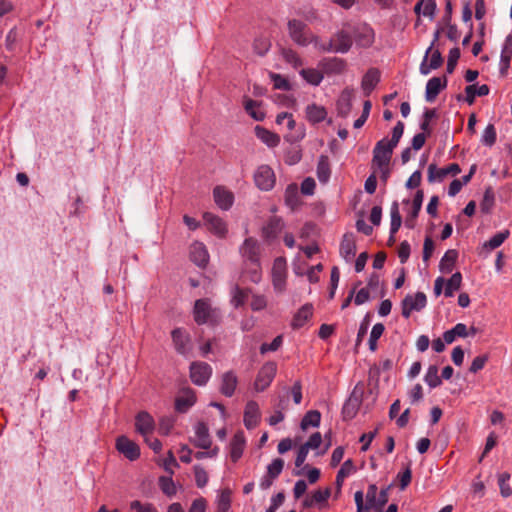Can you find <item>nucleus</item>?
<instances>
[{
	"instance_id": "1",
	"label": "nucleus",
	"mask_w": 512,
	"mask_h": 512,
	"mask_svg": "<svg viewBox=\"0 0 512 512\" xmlns=\"http://www.w3.org/2000/svg\"><path fill=\"white\" fill-rule=\"evenodd\" d=\"M239 252L246 266L245 272L249 280L253 283H259L261 280V264L258 241L252 237L246 238L240 246Z\"/></svg>"
},
{
	"instance_id": "2",
	"label": "nucleus",
	"mask_w": 512,
	"mask_h": 512,
	"mask_svg": "<svg viewBox=\"0 0 512 512\" xmlns=\"http://www.w3.org/2000/svg\"><path fill=\"white\" fill-rule=\"evenodd\" d=\"M404 132V123L398 121L392 130L390 140L384 138L378 141L373 149L372 167L390 165L394 148L399 143Z\"/></svg>"
},
{
	"instance_id": "3",
	"label": "nucleus",
	"mask_w": 512,
	"mask_h": 512,
	"mask_svg": "<svg viewBox=\"0 0 512 512\" xmlns=\"http://www.w3.org/2000/svg\"><path fill=\"white\" fill-rule=\"evenodd\" d=\"M288 35L291 40L298 46L307 47L313 44L318 50L320 45V38L315 35L308 25L299 19H290L287 22Z\"/></svg>"
},
{
	"instance_id": "4",
	"label": "nucleus",
	"mask_w": 512,
	"mask_h": 512,
	"mask_svg": "<svg viewBox=\"0 0 512 512\" xmlns=\"http://www.w3.org/2000/svg\"><path fill=\"white\" fill-rule=\"evenodd\" d=\"M352 38L350 34L344 30L335 33L329 42L322 43L320 41L319 51L321 52H335L347 53L352 46Z\"/></svg>"
},
{
	"instance_id": "5",
	"label": "nucleus",
	"mask_w": 512,
	"mask_h": 512,
	"mask_svg": "<svg viewBox=\"0 0 512 512\" xmlns=\"http://www.w3.org/2000/svg\"><path fill=\"white\" fill-rule=\"evenodd\" d=\"M440 32L437 30L434 34V39L430 47L426 50L424 59L420 65V72L423 75H428L432 70L439 68L443 63V58L439 50H434L433 46L439 39Z\"/></svg>"
},
{
	"instance_id": "6",
	"label": "nucleus",
	"mask_w": 512,
	"mask_h": 512,
	"mask_svg": "<svg viewBox=\"0 0 512 512\" xmlns=\"http://www.w3.org/2000/svg\"><path fill=\"white\" fill-rule=\"evenodd\" d=\"M194 320L198 325L216 322L217 311L211 307L209 299H198L193 309Z\"/></svg>"
},
{
	"instance_id": "7",
	"label": "nucleus",
	"mask_w": 512,
	"mask_h": 512,
	"mask_svg": "<svg viewBox=\"0 0 512 512\" xmlns=\"http://www.w3.org/2000/svg\"><path fill=\"white\" fill-rule=\"evenodd\" d=\"M277 373V364L273 361H268L259 369L256 379L254 381V388L257 392L266 390Z\"/></svg>"
},
{
	"instance_id": "8",
	"label": "nucleus",
	"mask_w": 512,
	"mask_h": 512,
	"mask_svg": "<svg viewBox=\"0 0 512 512\" xmlns=\"http://www.w3.org/2000/svg\"><path fill=\"white\" fill-rule=\"evenodd\" d=\"M272 285L276 293H282L286 289L287 263L285 258L278 257L274 260L272 271Z\"/></svg>"
},
{
	"instance_id": "9",
	"label": "nucleus",
	"mask_w": 512,
	"mask_h": 512,
	"mask_svg": "<svg viewBox=\"0 0 512 512\" xmlns=\"http://www.w3.org/2000/svg\"><path fill=\"white\" fill-rule=\"evenodd\" d=\"M426 304L427 298L423 292H417L414 295L408 294L401 303L403 317L408 319L412 311H420Z\"/></svg>"
},
{
	"instance_id": "10",
	"label": "nucleus",
	"mask_w": 512,
	"mask_h": 512,
	"mask_svg": "<svg viewBox=\"0 0 512 512\" xmlns=\"http://www.w3.org/2000/svg\"><path fill=\"white\" fill-rule=\"evenodd\" d=\"M115 447L120 454L130 461H135L140 457L139 445L127 436L121 435L117 437Z\"/></svg>"
},
{
	"instance_id": "11",
	"label": "nucleus",
	"mask_w": 512,
	"mask_h": 512,
	"mask_svg": "<svg viewBox=\"0 0 512 512\" xmlns=\"http://www.w3.org/2000/svg\"><path fill=\"white\" fill-rule=\"evenodd\" d=\"M461 172V168L457 163H451L446 167L438 168L435 164L428 166V181L430 183L442 182L447 176H456Z\"/></svg>"
},
{
	"instance_id": "12",
	"label": "nucleus",
	"mask_w": 512,
	"mask_h": 512,
	"mask_svg": "<svg viewBox=\"0 0 512 512\" xmlns=\"http://www.w3.org/2000/svg\"><path fill=\"white\" fill-rule=\"evenodd\" d=\"M212 375V368L206 362H193L190 365L191 381L198 386L205 385Z\"/></svg>"
},
{
	"instance_id": "13",
	"label": "nucleus",
	"mask_w": 512,
	"mask_h": 512,
	"mask_svg": "<svg viewBox=\"0 0 512 512\" xmlns=\"http://www.w3.org/2000/svg\"><path fill=\"white\" fill-rule=\"evenodd\" d=\"M254 181L259 189L269 191L275 185L274 171L268 165H262L256 170Z\"/></svg>"
},
{
	"instance_id": "14",
	"label": "nucleus",
	"mask_w": 512,
	"mask_h": 512,
	"mask_svg": "<svg viewBox=\"0 0 512 512\" xmlns=\"http://www.w3.org/2000/svg\"><path fill=\"white\" fill-rule=\"evenodd\" d=\"M172 341L175 350L182 355H187L191 351L190 335L182 328H175L171 332Z\"/></svg>"
},
{
	"instance_id": "15",
	"label": "nucleus",
	"mask_w": 512,
	"mask_h": 512,
	"mask_svg": "<svg viewBox=\"0 0 512 512\" xmlns=\"http://www.w3.org/2000/svg\"><path fill=\"white\" fill-rule=\"evenodd\" d=\"M135 430L142 437L152 435L155 430L154 418L146 411H140L135 416Z\"/></svg>"
},
{
	"instance_id": "16",
	"label": "nucleus",
	"mask_w": 512,
	"mask_h": 512,
	"mask_svg": "<svg viewBox=\"0 0 512 512\" xmlns=\"http://www.w3.org/2000/svg\"><path fill=\"white\" fill-rule=\"evenodd\" d=\"M203 220L209 231L218 237H224L226 235L227 225L225 221L219 216L210 212H205L203 214Z\"/></svg>"
},
{
	"instance_id": "17",
	"label": "nucleus",
	"mask_w": 512,
	"mask_h": 512,
	"mask_svg": "<svg viewBox=\"0 0 512 512\" xmlns=\"http://www.w3.org/2000/svg\"><path fill=\"white\" fill-rule=\"evenodd\" d=\"M260 409L256 401L247 402L244 410L243 422L247 429H254L260 422Z\"/></svg>"
},
{
	"instance_id": "18",
	"label": "nucleus",
	"mask_w": 512,
	"mask_h": 512,
	"mask_svg": "<svg viewBox=\"0 0 512 512\" xmlns=\"http://www.w3.org/2000/svg\"><path fill=\"white\" fill-rule=\"evenodd\" d=\"M354 96V90L352 88H345L337 102H336V110L338 116L345 118L349 115L352 109V99Z\"/></svg>"
},
{
	"instance_id": "19",
	"label": "nucleus",
	"mask_w": 512,
	"mask_h": 512,
	"mask_svg": "<svg viewBox=\"0 0 512 512\" xmlns=\"http://www.w3.org/2000/svg\"><path fill=\"white\" fill-rule=\"evenodd\" d=\"M216 205L222 210H229L234 202L233 193L223 186H216L213 190Z\"/></svg>"
},
{
	"instance_id": "20",
	"label": "nucleus",
	"mask_w": 512,
	"mask_h": 512,
	"mask_svg": "<svg viewBox=\"0 0 512 512\" xmlns=\"http://www.w3.org/2000/svg\"><path fill=\"white\" fill-rule=\"evenodd\" d=\"M196 402V394L191 388H185L175 400V409L179 413H185Z\"/></svg>"
},
{
	"instance_id": "21",
	"label": "nucleus",
	"mask_w": 512,
	"mask_h": 512,
	"mask_svg": "<svg viewBox=\"0 0 512 512\" xmlns=\"http://www.w3.org/2000/svg\"><path fill=\"white\" fill-rule=\"evenodd\" d=\"M190 259L197 266L204 268L209 261V254L205 245L201 242H194L190 246Z\"/></svg>"
},
{
	"instance_id": "22",
	"label": "nucleus",
	"mask_w": 512,
	"mask_h": 512,
	"mask_svg": "<svg viewBox=\"0 0 512 512\" xmlns=\"http://www.w3.org/2000/svg\"><path fill=\"white\" fill-rule=\"evenodd\" d=\"M341 257L350 262L356 255V241L353 233H345L340 243Z\"/></svg>"
},
{
	"instance_id": "23",
	"label": "nucleus",
	"mask_w": 512,
	"mask_h": 512,
	"mask_svg": "<svg viewBox=\"0 0 512 512\" xmlns=\"http://www.w3.org/2000/svg\"><path fill=\"white\" fill-rule=\"evenodd\" d=\"M284 228V222L279 217H271L262 229V236L267 241H272L278 237Z\"/></svg>"
},
{
	"instance_id": "24",
	"label": "nucleus",
	"mask_w": 512,
	"mask_h": 512,
	"mask_svg": "<svg viewBox=\"0 0 512 512\" xmlns=\"http://www.w3.org/2000/svg\"><path fill=\"white\" fill-rule=\"evenodd\" d=\"M447 86L446 77H432L426 84L425 98L428 102L436 99L442 89Z\"/></svg>"
},
{
	"instance_id": "25",
	"label": "nucleus",
	"mask_w": 512,
	"mask_h": 512,
	"mask_svg": "<svg viewBox=\"0 0 512 512\" xmlns=\"http://www.w3.org/2000/svg\"><path fill=\"white\" fill-rule=\"evenodd\" d=\"M322 70L327 75H339L346 70V62L341 58H328L320 62Z\"/></svg>"
},
{
	"instance_id": "26",
	"label": "nucleus",
	"mask_w": 512,
	"mask_h": 512,
	"mask_svg": "<svg viewBox=\"0 0 512 512\" xmlns=\"http://www.w3.org/2000/svg\"><path fill=\"white\" fill-rule=\"evenodd\" d=\"M246 439L243 431H237L230 442V457L237 462L243 455Z\"/></svg>"
},
{
	"instance_id": "27",
	"label": "nucleus",
	"mask_w": 512,
	"mask_h": 512,
	"mask_svg": "<svg viewBox=\"0 0 512 512\" xmlns=\"http://www.w3.org/2000/svg\"><path fill=\"white\" fill-rule=\"evenodd\" d=\"M211 439L209 430L205 423L199 422L195 426V440L194 445L201 449H209L211 447Z\"/></svg>"
},
{
	"instance_id": "28",
	"label": "nucleus",
	"mask_w": 512,
	"mask_h": 512,
	"mask_svg": "<svg viewBox=\"0 0 512 512\" xmlns=\"http://www.w3.org/2000/svg\"><path fill=\"white\" fill-rule=\"evenodd\" d=\"M380 81V72L376 68L369 69L362 78L361 87L366 96H369Z\"/></svg>"
},
{
	"instance_id": "29",
	"label": "nucleus",
	"mask_w": 512,
	"mask_h": 512,
	"mask_svg": "<svg viewBox=\"0 0 512 512\" xmlns=\"http://www.w3.org/2000/svg\"><path fill=\"white\" fill-rule=\"evenodd\" d=\"M312 315H313L312 304L307 303V304L303 305L293 316L292 323H291L292 328L299 329V328L303 327L307 323V321L311 319Z\"/></svg>"
},
{
	"instance_id": "30",
	"label": "nucleus",
	"mask_w": 512,
	"mask_h": 512,
	"mask_svg": "<svg viewBox=\"0 0 512 512\" xmlns=\"http://www.w3.org/2000/svg\"><path fill=\"white\" fill-rule=\"evenodd\" d=\"M238 378L234 372L228 371L222 375L220 391L226 397H231L237 387Z\"/></svg>"
},
{
	"instance_id": "31",
	"label": "nucleus",
	"mask_w": 512,
	"mask_h": 512,
	"mask_svg": "<svg viewBox=\"0 0 512 512\" xmlns=\"http://www.w3.org/2000/svg\"><path fill=\"white\" fill-rule=\"evenodd\" d=\"M374 39V30L368 25H363L360 27L355 35V41L357 45L364 48L370 47L374 43Z\"/></svg>"
},
{
	"instance_id": "32",
	"label": "nucleus",
	"mask_w": 512,
	"mask_h": 512,
	"mask_svg": "<svg viewBox=\"0 0 512 512\" xmlns=\"http://www.w3.org/2000/svg\"><path fill=\"white\" fill-rule=\"evenodd\" d=\"M423 197H424L423 191L418 190L413 199L412 210H411L410 214L406 217V220H405V226L407 228H410V229L414 228L415 220L418 217L419 212L422 207Z\"/></svg>"
},
{
	"instance_id": "33",
	"label": "nucleus",
	"mask_w": 512,
	"mask_h": 512,
	"mask_svg": "<svg viewBox=\"0 0 512 512\" xmlns=\"http://www.w3.org/2000/svg\"><path fill=\"white\" fill-rule=\"evenodd\" d=\"M255 134L259 140L270 148L276 147L280 143V137L278 134L271 132L262 126L257 125L255 127Z\"/></svg>"
},
{
	"instance_id": "34",
	"label": "nucleus",
	"mask_w": 512,
	"mask_h": 512,
	"mask_svg": "<svg viewBox=\"0 0 512 512\" xmlns=\"http://www.w3.org/2000/svg\"><path fill=\"white\" fill-rule=\"evenodd\" d=\"M327 110L324 106L315 103L306 107V118L310 123L316 124L325 120Z\"/></svg>"
},
{
	"instance_id": "35",
	"label": "nucleus",
	"mask_w": 512,
	"mask_h": 512,
	"mask_svg": "<svg viewBox=\"0 0 512 512\" xmlns=\"http://www.w3.org/2000/svg\"><path fill=\"white\" fill-rule=\"evenodd\" d=\"M490 92V88L486 84L480 86L471 84L465 88V100L469 105H472L475 101L476 96H486Z\"/></svg>"
},
{
	"instance_id": "36",
	"label": "nucleus",
	"mask_w": 512,
	"mask_h": 512,
	"mask_svg": "<svg viewBox=\"0 0 512 512\" xmlns=\"http://www.w3.org/2000/svg\"><path fill=\"white\" fill-rule=\"evenodd\" d=\"M251 292V289L241 288L238 285H235L232 290L231 304L235 308L243 306L251 295Z\"/></svg>"
},
{
	"instance_id": "37",
	"label": "nucleus",
	"mask_w": 512,
	"mask_h": 512,
	"mask_svg": "<svg viewBox=\"0 0 512 512\" xmlns=\"http://www.w3.org/2000/svg\"><path fill=\"white\" fill-rule=\"evenodd\" d=\"M317 177L321 183L328 182L331 174L329 158L326 155H321L317 164Z\"/></svg>"
},
{
	"instance_id": "38",
	"label": "nucleus",
	"mask_w": 512,
	"mask_h": 512,
	"mask_svg": "<svg viewBox=\"0 0 512 512\" xmlns=\"http://www.w3.org/2000/svg\"><path fill=\"white\" fill-rule=\"evenodd\" d=\"M299 73L307 83L313 86L320 85L324 78L323 73L315 68L301 69Z\"/></svg>"
},
{
	"instance_id": "39",
	"label": "nucleus",
	"mask_w": 512,
	"mask_h": 512,
	"mask_svg": "<svg viewBox=\"0 0 512 512\" xmlns=\"http://www.w3.org/2000/svg\"><path fill=\"white\" fill-rule=\"evenodd\" d=\"M244 108L256 121H262L265 118V113L260 109V103L256 100L246 99L244 101Z\"/></svg>"
},
{
	"instance_id": "40",
	"label": "nucleus",
	"mask_w": 512,
	"mask_h": 512,
	"mask_svg": "<svg viewBox=\"0 0 512 512\" xmlns=\"http://www.w3.org/2000/svg\"><path fill=\"white\" fill-rule=\"evenodd\" d=\"M436 10L435 0H420L416 3L414 11L417 14L432 18Z\"/></svg>"
},
{
	"instance_id": "41",
	"label": "nucleus",
	"mask_w": 512,
	"mask_h": 512,
	"mask_svg": "<svg viewBox=\"0 0 512 512\" xmlns=\"http://www.w3.org/2000/svg\"><path fill=\"white\" fill-rule=\"evenodd\" d=\"M355 472V466L351 459L346 460L339 469L336 476V485L340 491L344 479Z\"/></svg>"
},
{
	"instance_id": "42",
	"label": "nucleus",
	"mask_w": 512,
	"mask_h": 512,
	"mask_svg": "<svg viewBox=\"0 0 512 512\" xmlns=\"http://www.w3.org/2000/svg\"><path fill=\"white\" fill-rule=\"evenodd\" d=\"M321 421V413L318 410L308 411L301 420V428L318 427Z\"/></svg>"
},
{
	"instance_id": "43",
	"label": "nucleus",
	"mask_w": 512,
	"mask_h": 512,
	"mask_svg": "<svg viewBox=\"0 0 512 512\" xmlns=\"http://www.w3.org/2000/svg\"><path fill=\"white\" fill-rule=\"evenodd\" d=\"M462 283V275L460 272L454 273L445 283L444 295L446 297L453 296L454 292L459 290Z\"/></svg>"
},
{
	"instance_id": "44",
	"label": "nucleus",
	"mask_w": 512,
	"mask_h": 512,
	"mask_svg": "<svg viewBox=\"0 0 512 512\" xmlns=\"http://www.w3.org/2000/svg\"><path fill=\"white\" fill-rule=\"evenodd\" d=\"M390 215H391V224H390V234L395 235L399 228L401 227L402 223V217L399 211V205L395 201L391 205L390 209Z\"/></svg>"
},
{
	"instance_id": "45",
	"label": "nucleus",
	"mask_w": 512,
	"mask_h": 512,
	"mask_svg": "<svg viewBox=\"0 0 512 512\" xmlns=\"http://www.w3.org/2000/svg\"><path fill=\"white\" fill-rule=\"evenodd\" d=\"M510 232L509 230H503L498 233H496L494 236H492L488 241H486L483 245L485 249L488 250H494L498 247H500L505 240L509 237Z\"/></svg>"
},
{
	"instance_id": "46",
	"label": "nucleus",
	"mask_w": 512,
	"mask_h": 512,
	"mask_svg": "<svg viewBox=\"0 0 512 512\" xmlns=\"http://www.w3.org/2000/svg\"><path fill=\"white\" fill-rule=\"evenodd\" d=\"M458 253L456 250H448L440 261V269L443 272H451L457 260Z\"/></svg>"
},
{
	"instance_id": "47",
	"label": "nucleus",
	"mask_w": 512,
	"mask_h": 512,
	"mask_svg": "<svg viewBox=\"0 0 512 512\" xmlns=\"http://www.w3.org/2000/svg\"><path fill=\"white\" fill-rule=\"evenodd\" d=\"M424 381L430 388H436L441 385L442 381L438 375V367L436 365H430L428 367Z\"/></svg>"
},
{
	"instance_id": "48",
	"label": "nucleus",
	"mask_w": 512,
	"mask_h": 512,
	"mask_svg": "<svg viewBox=\"0 0 512 512\" xmlns=\"http://www.w3.org/2000/svg\"><path fill=\"white\" fill-rule=\"evenodd\" d=\"M282 57L295 69L303 65V60L301 59L300 55L297 53V51L291 48L283 49Z\"/></svg>"
},
{
	"instance_id": "49",
	"label": "nucleus",
	"mask_w": 512,
	"mask_h": 512,
	"mask_svg": "<svg viewBox=\"0 0 512 512\" xmlns=\"http://www.w3.org/2000/svg\"><path fill=\"white\" fill-rule=\"evenodd\" d=\"M285 202L291 209L298 207L300 200L298 188L295 184L289 185L285 191Z\"/></svg>"
},
{
	"instance_id": "50",
	"label": "nucleus",
	"mask_w": 512,
	"mask_h": 512,
	"mask_svg": "<svg viewBox=\"0 0 512 512\" xmlns=\"http://www.w3.org/2000/svg\"><path fill=\"white\" fill-rule=\"evenodd\" d=\"M231 506V491L229 489H223L217 498V511L216 512H228Z\"/></svg>"
},
{
	"instance_id": "51",
	"label": "nucleus",
	"mask_w": 512,
	"mask_h": 512,
	"mask_svg": "<svg viewBox=\"0 0 512 512\" xmlns=\"http://www.w3.org/2000/svg\"><path fill=\"white\" fill-rule=\"evenodd\" d=\"M510 474L508 472H503L498 475V485L500 488V494L504 497L512 496V487L510 486Z\"/></svg>"
},
{
	"instance_id": "52",
	"label": "nucleus",
	"mask_w": 512,
	"mask_h": 512,
	"mask_svg": "<svg viewBox=\"0 0 512 512\" xmlns=\"http://www.w3.org/2000/svg\"><path fill=\"white\" fill-rule=\"evenodd\" d=\"M159 487L162 492L169 497L174 496L177 492L175 483L171 476H161L159 478Z\"/></svg>"
},
{
	"instance_id": "53",
	"label": "nucleus",
	"mask_w": 512,
	"mask_h": 512,
	"mask_svg": "<svg viewBox=\"0 0 512 512\" xmlns=\"http://www.w3.org/2000/svg\"><path fill=\"white\" fill-rule=\"evenodd\" d=\"M385 327L382 323H376L371 330L369 337V349L375 351L377 349V341L382 336Z\"/></svg>"
},
{
	"instance_id": "54",
	"label": "nucleus",
	"mask_w": 512,
	"mask_h": 512,
	"mask_svg": "<svg viewBox=\"0 0 512 512\" xmlns=\"http://www.w3.org/2000/svg\"><path fill=\"white\" fill-rule=\"evenodd\" d=\"M271 47V41L268 37H258L254 40L253 49L255 53L264 56Z\"/></svg>"
},
{
	"instance_id": "55",
	"label": "nucleus",
	"mask_w": 512,
	"mask_h": 512,
	"mask_svg": "<svg viewBox=\"0 0 512 512\" xmlns=\"http://www.w3.org/2000/svg\"><path fill=\"white\" fill-rule=\"evenodd\" d=\"M497 139L496 129L493 124H488L484 129L481 142L483 145L491 147L495 144Z\"/></svg>"
},
{
	"instance_id": "56",
	"label": "nucleus",
	"mask_w": 512,
	"mask_h": 512,
	"mask_svg": "<svg viewBox=\"0 0 512 512\" xmlns=\"http://www.w3.org/2000/svg\"><path fill=\"white\" fill-rule=\"evenodd\" d=\"M512 60V50L503 46L500 57V73L506 75Z\"/></svg>"
},
{
	"instance_id": "57",
	"label": "nucleus",
	"mask_w": 512,
	"mask_h": 512,
	"mask_svg": "<svg viewBox=\"0 0 512 512\" xmlns=\"http://www.w3.org/2000/svg\"><path fill=\"white\" fill-rule=\"evenodd\" d=\"M268 301L263 294H251L250 307L253 311H262L267 307Z\"/></svg>"
},
{
	"instance_id": "58",
	"label": "nucleus",
	"mask_w": 512,
	"mask_h": 512,
	"mask_svg": "<svg viewBox=\"0 0 512 512\" xmlns=\"http://www.w3.org/2000/svg\"><path fill=\"white\" fill-rule=\"evenodd\" d=\"M271 80L275 89L289 91L291 90L290 82L280 74L271 73Z\"/></svg>"
},
{
	"instance_id": "59",
	"label": "nucleus",
	"mask_w": 512,
	"mask_h": 512,
	"mask_svg": "<svg viewBox=\"0 0 512 512\" xmlns=\"http://www.w3.org/2000/svg\"><path fill=\"white\" fill-rule=\"evenodd\" d=\"M194 475H195V482H196L197 487L203 488L204 486L207 485L209 477H208V473L206 472V470L203 467H201L199 465H195L194 466Z\"/></svg>"
},
{
	"instance_id": "60",
	"label": "nucleus",
	"mask_w": 512,
	"mask_h": 512,
	"mask_svg": "<svg viewBox=\"0 0 512 512\" xmlns=\"http://www.w3.org/2000/svg\"><path fill=\"white\" fill-rule=\"evenodd\" d=\"M284 467V461L281 458L274 459L267 467V473L270 474V478H277Z\"/></svg>"
},
{
	"instance_id": "61",
	"label": "nucleus",
	"mask_w": 512,
	"mask_h": 512,
	"mask_svg": "<svg viewBox=\"0 0 512 512\" xmlns=\"http://www.w3.org/2000/svg\"><path fill=\"white\" fill-rule=\"evenodd\" d=\"M358 403L357 400L349 399L342 408V414L344 419H352L357 412Z\"/></svg>"
},
{
	"instance_id": "62",
	"label": "nucleus",
	"mask_w": 512,
	"mask_h": 512,
	"mask_svg": "<svg viewBox=\"0 0 512 512\" xmlns=\"http://www.w3.org/2000/svg\"><path fill=\"white\" fill-rule=\"evenodd\" d=\"M459 58H460V49L457 47L452 48L449 51L447 66H446V70L448 73H450V74L453 73Z\"/></svg>"
},
{
	"instance_id": "63",
	"label": "nucleus",
	"mask_w": 512,
	"mask_h": 512,
	"mask_svg": "<svg viewBox=\"0 0 512 512\" xmlns=\"http://www.w3.org/2000/svg\"><path fill=\"white\" fill-rule=\"evenodd\" d=\"M282 343H283V338L281 335H279V336L275 337L271 343H269V344L263 343L260 346V353L265 354L269 351H272V352L277 351L281 347Z\"/></svg>"
},
{
	"instance_id": "64",
	"label": "nucleus",
	"mask_w": 512,
	"mask_h": 512,
	"mask_svg": "<svg viewBox=\"0 0 512 512\" xmlns=\"http://www.w3.org/2000/svg\"><path fill=\"white\" fill-rule=\"evenodd\" d=\"M130 509L136 512H157L156 508L151 503L143 504L138 500H134L130 503Z\"/></svg>"
}]
</instances>
